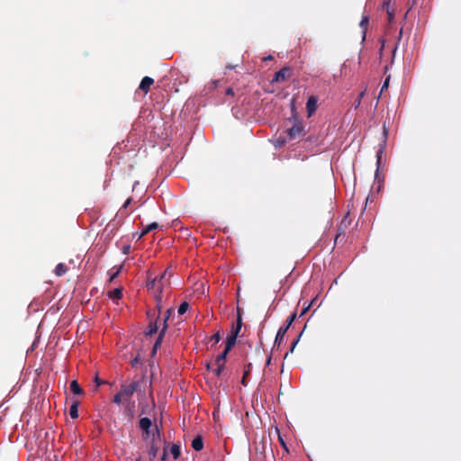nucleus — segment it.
<instances>
[{
    "label": "nucleus",
    "instance_id": "obj_1",
    "mask_svg": "<svg viewBox=\"0 0 461 461\" xmlns=\"http://www.w3.org/2000/svg\"><path fill=\"white\" fill-rule=\"evenodd\" d=\"M295 319H296V313L294 312L287 318L285 325L279 328L277 334L276 336L274 347L280 346V344L282 343V341L285 338L286 331L288 330V329L290 328V326L292 325V323L294 321Z\"/></svg>",
    "mask_w": 461,
    "mask_h": 461
},
{
    "label": "nucleus",
    "instance_id": "obj_2",
    "mask_svg": "<svg viewBox=\"0 0 461 461\" xmlns=\"http://www.w3.org/2000/svg\"><path fill=\"white\" fill-rule=\"evenodd\" d=\"M290 140H295L305 135L304 126L303 122L295 121L294 125L287 130Z\"/></svg>",
    "mask_w": 461,
    "mask_h": 461
},
{
    "label": "nucleus",
    "instance_id": "obj_3",
    "mask_svg": "<svg viewBox=\"0 0 461 461\" xmlns=\"http://www.w3.org/2000/svg\"><path fill=\"white\" fill-rule=\"evenodd\" d=\"M168 453H170L174 459H177L180 456V447L177 444L166 445L163 449V455L161 456V461H165Z\"/></svg>",
    "mask_w": 461,
    "mask_h": 461
},
{
    "label": "nucleus",
    "instance_id": "obj_4",
    "mask_svg": "<svg viewBox=\"0 0 461 461\" xmlns=\"http://www.w3.org/2000/svg\"><path fill=\"white\" fill-rule=\"evenodd\" d=\"M292 75V68L289 67H284L279 71H277L274 77L271 80V83H279L285 82Z\"/></svg>",
    "mask_w": 461,
    "mask_h": 461
},
{
    "label": "nucleus",
    "instance_id": "obj_5",
    "mask_svg": "<svg viewBox=\"0 0 461 461\" xmlns=\"http://www.w3.org/2000/svg\"><path fill=\"white\" fill-rule=\"evenodd\" d=\"M138 387H139V383L132 382L130 384H122L120 392H121V394H122L123 398H130L137 391Z\"/></svg>",
    "mask_w": 461,
    "mask_h": 461
},
{
    "label": "nucleus",
    "instance_id": "obj_6",
    "mask_svg": "<svg viewBox=\"0 0 461 461\" xmlns=\"http://www.w3.org/2000/svg\"><path fill=\"white\" fill-rule=\"evenodd\" d=\"M387 135H388V130L385 128V126H384V131H383L384 145H382L379 148V149L376 151V164H377L376 174L378 173V170H379V167H380V165H381L382 155L384 153V147L385 145Z\"/></svg>",
    "mask_w": 461,
    "mask_h": 461
},
{
    "label": "nucleus",
    "instance_id": "obj_7",
    "mask_svg": "<svg viewBox=\"0 0 461 461\" xmlns=\"http://www.w3.org/2000/svg\"><path fill=\"white\" fill-rule=\"evenodd\" d=\"M317 102H318V99L314 95H312L308 98L307 103H306L308 117H311L315 113V111L317 109Z\"/></svg>",
    "mask_w": 461,
    "mask_h": 461
},
{
    "label": "nucleus",
    "instance_id": "obj_8",
    "mask_svg": "<svg viewBox=\"0 0 461 461\" xmlns=\"http://www.w3.org/2000/svg\"><path fill=\"white\" fill-rule=\"evenodd\" d=\"M158 319H159V315H158L154 320H150L148 327L146 328V330L144 331V334L146 336H151L158 331Z\"/></svg>",
    "mask_w": 461,
    "mask_h": 461
},
{
    "label": "nucleus",
    "instance_id": "obj_9",
    "mask_svg": "<svg viewBox=\"0 0 461 461\" xmlns=\"http://www.w3.org/2000/svg\"><path fill=\"white\" fill-rule=\"evenodd\" d=\"M167 331V326L165 325L162 327V329L159 330L158 336L157 338V340L155 341L153 348H152V356H154L157 353V350L160 348L163 338Z\"/></svg>",
    "mask_w": 461,
    "mask_h": 461
},
{
    "label": "nucleus",
    "instance_id": "obj_10",
    "mask_svg": "<svg viewBox=\"0 0 461 461\" xmlns=\"http://www.w3.org/2000/svg\"><path fill=\"white\" fill-rule=\"evenodd\" d=\"M154 84V79L149 77H144L140 84L139 88L143 91L145 94H147L150 86Z\"/></svg>",
    "mask_w": 461,
    "mask_h": 461
},
{
    "label": "nucleus",
    "instance_id": "obj_11",
    "mask_svg": "<svg viewBox=\"0 0 461 461\" xmlns=\"http://www.w3.org/2000/svg\"><path fill=\"white\" fill-rule=\"evenodd\" d=\"M152 422L149 418L144 417L140 420V428L147 436L149 434Z\"/></svg>",
    "mask_w": 461,
    "mask_h": 461
},
{
    "label": "nucleus",
    "instance_id": "obj_12",
    "mask_svg": "<svg viewBox=\"0 0 461 461\" xmlns=\"http://www.w3.org/2000/svg\"><path fill=\"white\" fill-rule=\"evenodd\" d=\"M192 447L195 451H200L203 447V437L200 435H197L193 440H192Z\"/></svg>",
    "mask_w": 461,
    "mask_h": 461
},
{
    "label": "nucleus",
    "instance_id": "obj_13",
    "mask_svg": "<svg viewBox=\"0 0 461 461\" xmlns=\"http://www.w3.org/2000/svg\"><path fill=\"white\" fill-rule=\"evenodd\" d=\"M368 23H369V17H368V15H363L362 19H361V21L359 23V26L363 30L362 41H365V39H366V33Z\"/></svg>",
    "mask_w": 461,
    "mask_h": 461
},
{
    "label": "nucleus",
    "instance_id": "obj_14",
    "mask_svg": "<svg viewBox=\"0 0 461 461\" xmlns=\"http://www.w3.org/2000/svg\"><path fill=\"white\" fill-rule=\"evenodd\" d=\"M383 8L385 9L388 14V21L391 23L394 17V12L391 9V1L384 2Z\"/></svg>",
    "mask_w": 461,
    "mask_h": 461
},
{
    "label": "nucleus",
    "instance_id": "obj_15",
    "mask_svg": "<svg viewBox=\"0 0 461 461\" xmlns=\"http://www.w3.org/2000/svg\"><path fill=\"white\" fill-rule=\"evenodd\" d=\"M68 272V267L63 263H59L54 270V273L58 276H61Z\"/></svg>",
    "mask_w": 461,
    "mask_h": 461
},
{
    "label": "nucleus",
    "instance_id": "obj_16",
    "mask_svg": "<svg viewBox=\"0 0 461 461\" xmlns=\"http://www.w3.org/2000/svg\"><path fill=\"white\" fill-rule=\"evenodd\" d=\"M78 401H74L69 408V415L72 419H76L78 417Z\"/></svg>",
    "mask_w": 461,
    "mask_h": 461
},
{
    "label": "nucleus",
    "instance_id": "obj_17",
    "mask_svg": "<svg viewBox=\"0 0 461 461\" xmlns=\"http://www.w3.org/2000/svg\"><path fill=\"white\" fill-rule=\"evenodd\" d=\"M242 327V318L240 316L238 317L236 326L232 327L231 330V335H234V337L238 338V335L241 330Z\"/></svg>",
    "mask_w": 461,
    "mask_h": 461
},
{
    "label": "nucleus",
    "instance_id": "obj_18",
    "mask_svg": "<svg viewBox=\"0 0 461 461\" xmlns=\"http://www.w3.org/2000/svg\"><path fill=\"white\" fill-rule=\"evenodd\" d=\"M237 340V338L234 337V335H229L226 340V346L224 350L227 352H230V350L232 348V347L235 345Z\"/></svg>",
    "mask_w": 461,
    "mask_h": 461
},
{
    "label": "nucleus",
    "instance_id": "obj_19",
    "mask_svg": "<svg viewBox=\"0 0 461 461\" xmlns=\"http://www.w3.org/2000/svg\"><path fill=\"white\" fill-rule=\"evenodd\" d=\"M70 390L74 394H82L83 390L76 380L70 383Z\"/></svg>",
    "mask_w": 461,
    "mask_h": 461
},
{
    "label": "nucleus",
    "instance_id": "obj_20",
    "mask_svg": "<svg viewBox=\"0 0 461 461\" xmlns=\"http://www.w3.org/2000/svg\"><path fill=\"white\" fill-rule=\"evenodd\" d=\"M156 297V300H157V308L158 310V312L160 313L161 312V302H162V286L161 285H158V292H157V294L155 295Z\"/></svg>",
    "mask_w": 461,
    "mask_h": 461
},
{
    "label": "nucleus",
    "instance_id": "obj_21",
    "mask_svg": "<svg viewBox=\"0 0 461 461\" xmlns=\"http://www.w3.org/2000/svg\"><path fill=\"white\" fill-rule=\"evenodd\" d=\"M229 352L223 350L215 359L216 365H223L225 366L226 357Z\"/></svg>",
    "mask_w": 461,
    "mask_h": 461
},
{
    "label": "nucleus",
    "instance_id": "obj_22",
    "mask_svg": "<svg viewBox=\"0 0 461 461\" xmlns=\"http://www.w3.org/2000/svg\"><path fill=\"white\" fill-rule=\"evenodd\" d=\"M122 296V290L121 288H115L110 293V297L113 299H120Z\"/></svg>",
    "mask_w": 461,
    "mask_h": 461
},
{
    "label": "nucleus",
    "instance_id": "obj_23",
    "mask_svg": "<svg viewBox=\"0 0 461 461\" xmlns=\"http://www.w3.org/2000/svg\"><path fill=\"white\" fill-rule=\"evenodd\" d=\"M158 228V224L157 222H152L149 224L141 232V236L147 234L148 232L156 230Z\"/></svg>",
    "mask_w": 461,
    "mask_h": 461
},
{
    "label": "nucleus",
    "instance_id": "obj_24",
    "mask_svg": "<svg viewBox=\"0 0 461 461\" xmlns=\"http://www.w3.org/2000/svg\"><path fill=\"white\" fill-rule=\"evenodd\" d=\"M188 308H189L188 303L187 302H183L179 305L177 312H178V313L180 315H183V314H185L187 312Z\"/></svg>",
    "mask_w": 461,
    "mask_h": 461
},
{
    "label": "nucleus",
    "instance_id": "obj_25",
    "mask_svg": "<svg viewBox=\"0 0 461 461\" xmlns=\"http://www.w3.org/2000/svg\"><path fill=\"white\" fill-rule=\"evenodd\" d=\"M302 334H303V331H302V332L298 335V337H297V338H296V339L292 342V344H291V348H290V350H289V352H287V353L285 354V357H286L288 356V354H289V353H293V352H294V348H295V347H296L297 343H298V342H299V340H300V338H301Z\"/></svg>",
    "mask_w": 461,
    "mask_h": 461
},
{
    "label": "nucleus",
    "instance_id": "obj_26",
    "mask_svg": "<svg viewBox=\"0 0 461 461\" xmlns=\"http://www.w3.org/2000/svg\"><path fill=\"white\" fill-rule=\"evenodd\" d=\"M123 267V265H121L120 267H118L114 272H113L111 275H110V278H109V281L112 282L113 279H115L117 277V276L120 274V272L122 271Z\"/></svg>",
    "mask_w": 461,
    "mask_h": 461
},
{
    "label": "nucleus",
    "instance_id": "obj_27",
    "mask_svg": "<svg viewBox=\"0 0 461 461\" xmlns=\"http://www.w3.org/2000/svg\"><path fill=\"white\" fill-rule=\"evenodd\" d=\"M172 308H169L165 312V316H164V320H163V327L166 325L167 327V321L168 319L170 318V315H171V312H172Z\"/></svg>",
    "mask_w": 461,
    "mask_h": 461
},
{
    "label": "nucleus",
    "instance_id": "obj_28",
    "mask_svg": "<svg viewBox=\"0 0 461 461\" xmlns=\"http://www.w3.org/2000/svg\"><path fill=\"white\" fill-rule=\"evenodd\" d=\"M122 398H123L122 394H121V392H119V393H117L114 395V397H113V402L114 403H116V404L120 405V404L122 402Z\"/></svg>",
    "mask_w": 461,
    "mask_h": 461
},
{
    "label": "nucleus",
    "instance_id": "obj_29",
    "mask_svg": "<svg viewBox=\"0 0 461 461\" xmlns=\"http://www.w3.org/2000/svg\"><path fill=\"white\" fill-rule=\"evenodd\" d=\"M216 366H217V367L215 369H213V372L215 373V375L218 377H220L222 371L224 370L225 366H223V365H216Z\"/></svg>",
    "mask_w": 461,
    "mask_h": 461
},
{
    "label": "nucleus",
    "instance_id": "obj_30",
    "mask_svg": "<svg viewBox=\"0 0 461 461\" xmlns=\"http://www.w3.org/2000/svg\"><path fill=\"white\" fill-rule=\"evenodd\" d=\"M250 372V365L248 366L247 369L244 371V375H243V377L241 379V384L243 385H247V383H246V377L248 376V375L249 374Z\"/></svg>",
    "mask_w": 461,
    "mask_h": 461
},
{
    "label": "nucleus",
    "instance_id": "obj_31",
    "mask_svg": "<svg viewBox=\"0 0 461 461\" xmlns=\"http://www.w3.org/2000/svg\"><path fill=\"white\" fill-rule=\"evenodd\" d=\"M339 232L337 233L336 237H335V243H337L339 241V240L340 239V237L344 234L345 232V230L342 228V226L340 225L339 227Z\"/></svg>",
    "mask_w": 461,
    "mask_h": 461
},
{
    "label": "nucleus",
    "instance_id": "obj_32",
    "mask_svg": "<svg viewBox=\"0 0 461 461\" xmlns=\"http://www.w3.org/2000/svg\"><path fill=\"white\" fill-rule=\"evenodd\" d=\"M167 275H168L169 276H171V273L169 272V269L167 268L164 273L161 274V276H159V279H158V283L161 284L163 282V280L166 278Z\"/></svg>",
    "mask_w": 461,
    "mask_h": 461
},
{
    "label": "nucleus",
    "instance_id": "obj_33",
    "mask_svg": "<svg viewBox=\"0 0 461 461\" xmlns=\"http://www.w3.org/2000/svg\"><path fill=\"white\" fill-rule=\"evenodd\" d=\"M157 282H158V279L157 277L153 278L151 281H149L147 284L148 289H153L156 286Z\"/></svg>",
    "mask_w": 461,
    "mask_h": 461
},
{
    "label": "nucleus",
    "instance_id": "obj_34",
    "mask_svg": "<svg viewBox=\"0 0 461 461\" xmlns=\"http://www.w3.org/2000/svg\"><path fill=\"white\" fill-rule=\"evenodd\" d=\"M221 336L220 334V331H218L210 338V340H213L215 343H218L221 340Z\"/></svg>",
    "mask_w": 461,
    "mask_h": 461
},
{
    "label": "nucleus",
    "instance_id": "obj_35",
    "mask_svg": "<svg viewBox=\"0 0 461 461\" xmlns=\"http://www.w3.org/2000/svg\"><path fill=\"white\" fill-rule=\"evenodd\" d=\"M95 383L96 384V387L95 390H97V388L104 384H106V381L100 379L98 376L95 377Z\"/></svg>",
    "mask_w": 461,
    "mask_h": 461
},
{
    "label": "nucleus",
    "instance_id": "obj_36",
    "mask_svg": "<svg viewBox=\"0 0 461 461\" xmlns=\"http://www.w3.org/2000/svg\"><path fill=\"white\" fill-rule=\"evenodd\" d=\"M313 302H314V300H313V301H312V302H311L307 306H304V307L303 308V310H302V312H301L300 316L304 315V314L309 311V309H310V307L312 306V304L313 303Z\"/></svg>",
    "mask_w": 461,
    "mask_h": 461
},
{
    "label": "nucleus",
    "instance_id": "obj_37",
    "mask_svg": "<svg viewBox=\"0 0 461 461\" xmlns=\"http://www.w3.org/2000/svg\"><path fill=\"white\" fill-rule=\"evenodd\" d=\"M364 95H365V90H364V91H362V92L359 94V95H358V97H357V101H356V105H355V107H356V108H357V106H359V104H360V103H361V98H362Z\"/></svg>",
    "mask_w": 461,
    "mask_h": 461
},
{
    "label": "nucleus",
    "instance_id": "obj_38",
    "mask_svg": "<svg viewBox=\"0 0 461 461\" xmlns=\"http://www.w3.org/2000/svg\"><path fill=\"white\" fill-rule=\"evenodd\" d=\"M131 251V246L130 245H124L122 248V252L124 254V255H128Z\"/></svg>",
    "mask_w": 461,
    "mask_h": 461
},
{
    "label": "nucleus",
    "instance_id": "obj_39",
    "mask_svg": "<svg viewBox=\"0 0 461 461\" xmlns=\"http://www.w3.org/2000/svg\"><path fill=\"white\" fill-rule=\"evenodd\" d=\"M389 81H390V77L385 78V80L382 86L381 92H383L384 90H385L388 87Z\"/></svg>",
    "mask_w": 461,
    "mask_h": 461
},
{
    "label": "nucleus",
    "instance_id": "obj_40",
    "mask_svg": "<svg viewBox=\"0 0 461 461\" xmlns=\"http://www.w3.org/2000/svg\"><path fill=\"white\" fill-rule=\"evenodd\" d=\"M279 440H280V443H281L282 447H284V449L288 452L287 446L281 437H279Z\"/></svg>",
    "mask_w": 461,
    "mask_h": 461
},
{
    "label": "nucleus",
    "instance_id": "obj_41",
    "mask_svg": "<svg viewBox=\"0 0 461 461\" xmlns=\"http://www.w3.org/2000/svg\"><path fill=\"white\" fill-rule=\"evenodd\" d=\"M149 455L151 458L156 457V449L153 447L150 448Z\"/></svg>",
    "mask_w": 461,
    "mask_h": 461
},
{
    "label": "nucleus",
    "instance_id": "obj_42",
    "mask_svg": "<svg viewBox=\"0 0 461 461\" xmlns=\"http://www.w3.org/2000/svg\"><path fill=\"white\" fill-rule=\"evenodd\" d=\"M225 94L228 95H234L233 89L231 87L227 88L225 91Z\"/></svg>",
    "mask_w": 461,
    "mask_h": 461
},
{
    "label": "nucleus",
    "instance_id": "obj_43",
    "mask_svg": "<svg viewBox=\"0 0 461 461\" xmlns=\"http://www.w3.org/2000/svg\"><path fill=\"white\" fill-rule=\"evenodd\" d=\"M380 41L382 43V46H381L380 50H379V56L381 57L382 54H383L384 47V41L381 40Z\"/></svg>",
    "mask_w": 461,
    "mask_h": 461
},
{
    "label": "nucleus",
    "instance_id": "obj_44",
    "mask_svg": "<svg viewBox=\"0 0 461 461\" xmlns=\"http://www.w3.org/2000/svg\"><path fill=\"white\" fill-rule=\"evenodd\" d=\"M242 309L240 307H237V318L240 316L242 318Z\"/></svg>",
    "mask_w": 461,
    "mask_h": 461
},
{
    "label": "nucleus",
    "instance_id": "obj_45",
    "mask_svg": "<svg viewBox=\"0 0 461 461\" xmlns=\"http://www.w3.org/2000/svg\"><path fill=\"white\" fill-rule=\"evenodd\" d=\"M138 363H139V357H135V358L131 361V365H132V366H135Z\"/></svg>",
    "mask_w": 461,
    "mask_h": 461
},
{
    "label": "nucleus",
    "instance_id": "obj_46",
    "mask_svg": "<svg viewBox=\"0 0 461 461\" xmlns=\"http://www.w3.org/2000/svg\"><path fill=\"white\" fill-rule=\"evenodd\" d=\"M272 59H273V56H272V55H268L267 57H265V58L263 59V60H265V61L272 60Z\"/></svg>",
    "mask_w": 461,
    "mask_h": 461
},
{
    "label": "nucleus",
    "instance_id": "obj_47",
    "mask_svg": "<svg viewBox=\"0 0 461 461\" xmlns=\"http://www.w3.org/2000/svg\"><path fill=\"white\" fill-rule=\"evenodd\" d=\"M130 203H131V199H128V200L124 203V204H123V206H122V207H123V208H127V207H128V205L130 204Z\"/></svg>",
    "mask_w": 461,
    "mask_h": 461
},
{
    "label": "nucleus",
    "instance_id": "obj_48",
    "mask_svg": "<svg viewBox=\"0 0 461 461\" xmlns=\"http://www.w3.org/2000/svg\"><path fill=\"white\" fill-rule=\"evenodd\" d=\"M147 408H148V406L142 407L141 414L147 413Z\"/></svg>",
    "mask_w": 461,
    "mask_h": 461
},
{
    "label": "nucleus",
    "instance_id": "obj_49",
    "mask_svg": "<svg viewBox=\"0 0 461 461\" xmlns=\"http://www.w3.org/2000/svg\"><path fill=\"white\" fill-rule=\"evenodd\" d=\"M396 50H397V48H396V47L393 49V50H392L393 56H394V54H395V52H396Z\"/></svg>",
    "mask_w": 461,
    "mask_h": 461
},
{
    "label": "nucleus",
    "instance_id": "obj_50",
    "mask_svg": "<svg viewBox=\"0 0 461 461\" xmlns=\"http://www.w3.org/2000/svg\"><path fill=\"white\" fill-rule=\"evenodd\" d=\"M212 84H213V87H216V86H217V84H218V81H217V80H215V81H213V82H212Z\"/></svg>",
    "mask_w": 461,
    "mask_h": 461
},
{
    "label": "nucleus",
    "instance_id": "obj_51",
    "mask_svg": "<svg viewBox=\"0 0 461 461\" xmlns=\"http://www.w3.org/2000/svg\"><path fill=\"white\" fill-rule=\"evenodd\" d=\"M206 368H207L208 370H210V369H211V364H210V363L206 364Z\"/></svg>",
    "mask_w": 461,
    "mask_h": 461
},
{
    "label": "nucleus",
    "instance_id": "obj_52",
    "mask_svg": "<svg viewBox=\"0 0 461 461\" xmlns=\"http://www.w3.org/2000/svg\"><path fill=\"white\" fill-rule=\"evenodd\" d=\"M270 361H271V357H269L267 358V365H269V364H270Z\"/></svg>",
    "mask_w": 461,
    "mask_h": 461
},
{
    "label": "nucleus",
    "instance_id": "obj_53",
    "mask_svg": "<svg viewBox=\"0 0 461 461\" xmlns=\"http://www.w3.org/2000/svg\"><path fill=\"white\" fill-rule=\"evenodd\" d=\"M234 68L233 66H227V67H226V68H228V69H231V68Z\"/></svg>",
    "mask_w": 461,
    "mask_h": 461
},
{
    "label": "nucleus",
    "instance_id": "obj_54",
    "mask_svg": "<svg viewBox=\"0 0 461 461\" xmlns=\"http://www.w3.org/2000/svg\"><path fill=\"white\" fill-rule=\"evenodd\" d=\"M284 143H285V141H284V140H279V144H280V145H282V144H284Z\"/></svg>",
    "mask_w": 461,
    "mask_h": 461
},
{
    "label": "nucleus",
    "instance_id": "obj_55",
    "mask_svg": "<svg viewBox=\"0 0 461 461\" xmlns=\"http://www.w3.org/2000/svg\"><path fill=\"white\" fill-rule=\"evenodd\" d=\"M147 315H148L149 318H150V312H147Z\"/></svg>",
    "mask_w": 461,
    "mask_h": 461
}]
</instances>
